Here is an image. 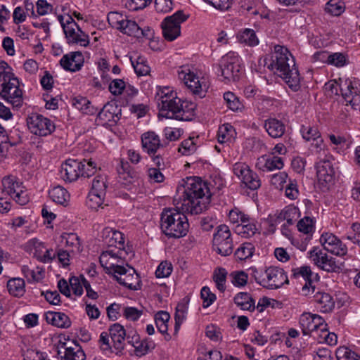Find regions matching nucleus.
I'll return each instance as SVG.
<instances>
[{"instance_id": "f257e3e1", "label": "nucleus", "mask_w": 360, "mask_h": 360, "mask_svg": "<svg viewBox=\"0 0 360 360\" xmlns=\"http://www.w3.org/2000/svg\"><path fill=\"white\" fill-rule=\"evenodd\" d=\"M159 115L168 119L190 121L194 116L195 103L182 101L169 87H158L155 94Z\"/></svg>"}, {"instance_id": "f03ea898", "label": "nucleus", "mask_w": 360, "mask_h": 360, "mask_svg": "<svg viewBox=\"0 0 360 360\" xmlns=\"http://www.w3.org/2000/svg\"><path fill=\"white\" fill-rule=\"evenodd\" d=\"M210 202V195L206 184L199 177L187 178L181 208L191 214H198L207 208Z\"/></svg>"}, {"instance_id": "7ed1b4c3", "label": "nucleus", "mask_w": 360, "mask_h": 360, "mask_svg": "<svg viewBox=\"0 0 360 360\" xmlns=\"http://www.w3.org/2000/svg\"><path fill=\"white\" fill-rule=\"evenodd\" d=\"M271 61L268 68L276 70L288 87L293 91H297L301 87V78L294 58L290 51L283 46H275Z\"/></svg>"}, {"instance_id": "20e7f679", "label": "nucleus", "mask_w": 360, "mask_h": 360, "mask_svg": "<svg viewBox=\"0 0 360 360\" xmlns=\"http://www.w3.org/2000/svg\"><path fill=\"white\" fill-rule=\"evenodd\" d=\"M295 278L301 276L304 284L302 288V294L304 296L312 295L317 307L323 313H328L333 310L335 302L331 295L327 292L317 290L315 283L319 281L318 274L311 271V268L304 266L292 270Z\"/></svg>"}, {"instance_id": "39448f33", "label": "nucleus", "mask_w": 360, "mask_h": 360, "mask_svg": "<svg viewBox=\"0 0 360 360\" xmlns=\"http://www.w3.org/2000/svg\"><path fill=\"white\" fill-rule=\"evenodd\" d=\"M8 65L0 62V96L14 108H20L23 103L22 91L20 82L10 70Z\"/></svg>"}, {"instance_id": "423d86ee", "label": "nucleus", "mask_w": 360, "mask_h": 360, "mask_svg": "<svg viewBox=\"0 0 360 360\" xmlns=\"http://www.w3.org/2000/svg\"><path fill=\"white\" fill-rule=\"evenodd\" d=\"M162 232L170 238L185 236L189 228L186 216L176 209L165 210L160 219Z\"/></svg>"}, {"instance_id": "0eeeda50", "label": "nucleus", "mask_w": 360, "mask_h": 360, "mask_svg": "<svg viewBox=\"0 0 360 360\" xmlns=\"http://www.w3.org/2000/svg\"><path fill=\"white\" fill-rule=\"evenodd\" d=\"M96 164L91 160L82 161L68 159L61 166V178L69 182L77 180L79 176L89 177L96 172Z\"/></svg>"}, {"instance_id": "6e6552de", "label": "nucleus", "mask_w": 360, "mask_h": 360, "mask_svg": "<svg viewBox=\"0 0 360 360\" xmlns=\"http://www.w3.org/2000/svg\"><path fill=\"white\" fill-rule=\"evenodd\" d=\"M183 11L179 10L170 16L166 17L161 23L164 38L172 41L181 34V24L188 18Z\"/></svg>"}, {"instance_id": "1a4fd4ad", "label": "nucleus", "mask_w": 360, "mask_h": 360, "mask_svg": "<svg viewBox=\"0 0 360 360\" xmlns=\"http://www.w3.org/2000/svg\"><path fill=\"white\" fill-rule=\"evenodd\" d=\"M255 276L259 284L268 289L279 288L288 282L283 269L276 266H270L259 276Z\"/></svg>"}, {"instance_id": "9d476101", "label": "nucleus", "mask_w": 360, "mask_h": 360, "mask_svg": "<svg viewBox=\"0 0 360 360\" xmlns=\"http://www.w3.org/2000/svg\"><path fill=\"white\" fill-rule=\"evenodd\" d=\"M213 249L219 255L226 257L233 252V244L229 228L225 224L217 227L212 240Z\"/></svg>"}, {"instance_id": "9b49d317", "label": "nucleus", "mask_w": 360, "mask_h": 360, "mask_svg": "<svg viewBox=\"0 0 360 360\" xmlns=\"http://www.w3.org/2000/svg\"><path fill=\"white\" fill-rule=\"evenodd\" d=\"M221 75L228 82H236L239 79L240 65L238 55L230 51L220 61Z\"/></svg>"}, {"instance_id": "f8f14e48", "label": "nucleus", "mask_w": 360, "mask_h": 360, "mask_svg": "<svg viewBox=\"0 0 360 360\" xmlns=\"http://www.w3.org/2000/svg\"><path fill=\"white\" fill-rule=\"evenodd\" d=\"M12 197L18 204L24 205L29 201L26 192L23 190L24 187L21 182L17 181V178L13 176H5L2 179V186Z\"/></svg>"}, {"instance_id": "ddd939ff", "label": "nucleus", "mask_w": 360, "mask_h": 360, "mask_svg": "<svg viewBox=\"0 0 360 360\" xmlns=\"http://www.w3.org/2000/svg\"><path fill=\"white\" fill-rule=\"evenodd\" d=\"M127 266V269L120 264L112 276L120 284L130 290H136L140 288L139 276L134 268Z\"/></svg>"}, {"instance_id": "4468645a", "label": "nucleus", "mask_w": 360, "mask_h": 360, "mask_svg": "<svg viewBox=\"0 0 360 360\" xmlns=\"http://www.w3.org/2000/svg\"><path fill=\"white\" fill-rule=\"evenodd\" d=\"M309 257L319 269L327 272H337L340 269L336 259L323 252L319 248H314L309 252Z\"/></svg>"}, {"instance_id": "2eb2a0df", "label": "nucleus", "mask_w": 360, "mask_h": 360, "mask_svg": "<svg viewBox=\"0 0 360 360\" xmlns=\"http://www.w3.org/2000/svg\"><path fill=\"white\" fill-rule=\"evenodd\" d=\"M27 124L30 131L38 136H47L55 129L52 122L39 114H32L27 119Z\"/></svg>"}, {"instance_id": "dca6fc26", "label": "nucleus", "mask_w": 360, "mask_h": 360, "mask_svg": "<svg viewBox=\"0 0 360 360\" xmlns=\"http://www.w3.org/2000/svg\"><path fill=\"white\" fill-rule=\"evenodd\" d=\"M233 173L247 188L251 190H257L261 186V181L258 175L244 163H236L233 166Z\"/></svg>"}, {"instance_id": "f3484780", "label": "nucleus", "mask_w": 360, "mask_h": 360, "mask_svg": "<svg viewBox=\"0 0 360 360\" xmlns=\"http://www.w3.org/2000/svg\"><path fill=\"white\" fill-rule=\"evenodd\" d=\"M319 241L325 250L334 255L344 257L347 254V245L332 233H323Z\"/></svg>"}, {"instance_id": "a211bd4d", "label": "nucleus", "mask_w": 360, "mask_h": 360, "mask_svg": "<svg viewBox=\"0 0 360 360\" xmlns=\"http://www.w3.org/2000/svg\"><path fill=\"white\" fill-rule=\"evenodd\" d=\"M323 319L317 314L304 313L300 316V325L304 335L316 338L317 330L325 326Z\"/></svg>"}, {"instance_id": "6ab92c4d", "label": "nucleus", "mask_w": 360, "mask_h": 360, "mask_svg": "<svg viewBox=\"0 0 360 360\" xmlns=\"http://www.w3.org/2000/svg\"><path fill=\"white\" fill-rule=\"evenodd\" d=\"M179 78L183 79L184 84L188 89L195 95L202 98L205 96L206 89L207 88L205 84L201 82L193 72H188L186 73L184 70L179 73Z\"/></svg>"}, {"instance_id": "aec40b11", "label": "nucleus", "mask_w": 360, "mask_h": 360, "mask_svg": "<svg viewBox=\"0 0 360 360\" xmlns=\"http://www.w3.org/2000/svg\"><path fill=\"white\" fill-rule=\"evenodd\" d=\"M141 146L143 151L149 155H154L158 150L164 147L167 143L161 142L160 137L154 131H147L143 133L141 137Z\"/></svg>"}, {"instance_id": "412c9836", "label": "nucleus", "mask_w": 360, "mask_h": 360, "mask_svg": "<svg viewBox=\"0 0 360 360\" xmlns=\"http://www.w3.org/2000/svg\"><path fill=\"white\" fill-rule=\"evenodd\" d=\"M318 181L324 187L333 184L335 172L333 164L329 160H321L316 166Z\"/></svg>"}, {"instance_id": "4be33fe9", "label": "nucleus", "mask_w": 360, "mask_h": 360, "mask_svg": "<svg viewBox=\"0 0 360 360\" xmlns=\"http://www.w3.org/2000/svg\"><path fill=\"white\" fill-rule=\"evenodd\" d=\"M60 63L65 70L76 72L83 66L84 57L80 51L71 52L64 55L60 59Z\"/></svg>"}, {"instance_id": "5701e85b", "label": "nucleus", "mask_w": 360, "mask_h": 360, "mask_svg": "<svg viewBox=\"0 0 360 360\" xmlns=\"http://www.w3.org/2000/svg\"><path fill=\"white\" fill-rule=\"evenodd\" d=\"M109 335L113 342V347L117 352H121L124 348V341L126 338V330L120 323H114L109 328Z\"/></svg>"}, {"instance_id": "b1692460", "label": "nucleus", "mask_w": 360, "mask_h": 360, "mask_svg": "<svg viewBox=\"0 0 360 360\" xmlns=\"http://www.w3.org/2000/svg\"><path fill=\"white\" fill-rule=\"evenodd\" d=\"M102 238L109 246L123 245L124 238L123 234L110 227H105L101 232Z\"/></svg>"}, {"instance_id": "393cba45", "label": "nucleus", "mask_w": 360, "mask_h": 360, "mask_svg": "<svg viewBox=\"0 0 360 360\" xmlns=\"http://www.w3.org/2000/svg\"><path fill=\"white\" fill-rule=\"evenodd\" d=\"M63 347L65 360H85L86 355L82 350L81 346L75 342H72L71 345H67L64 343Z\"/></svg>"}, {"instance_id": "a878e982", "label": "nucleus", "mask_w": 360, "mask_h": 360, "mask_svg": "<svg viewBox=\"0 0 360 360\" xmlns=\"http://www.w3.org/2000/svg\"><path fill=\"white\" fill-rule=\"evenodd\" d=\"M299 217V210L296 207L288 206L285 207L277 215L276 223H281L286 221L288 226L292 225Z\"/></svg>"}, {"instance_id": "bb28decb", "label": "nucleus", "mask_w": 360, "mask_h": 360, "mask_svg": "<svg viewBox=\"0 0 360 360\" xmlns=\"http://www.w3.org/2000/svg\"><path fill=\"white\" fill-rule=\"evenodd\" d=\"M46 320L49 323L58 328H67L71 325L69 317L61 312L49 311L46 314Z\"/></svg>"}, {"instance_id": "cd10ccee", "label": "nucleus", "mask_w": 360, "mask_h": 360, "mask_svg": "<svg viewBox=\"0 0 360 360\" xmlns=\"http://www.w3.org/2000/svg\"><path fill=\"white\" fill-rule=\"evenodd\" d=\"M264 127L269 136L273 138L281 137L285 131V124L281 121L275 118H270L266 120Z\"/></svg>"}, {"instance_id": "c85d7f7f", "label": "nucleus", "mask_w": 360, "mask_h": 360, "mask_svg": "<svg viewBox=\"0 0 360 360\" xmlns=\"http://www.w3.org/2000/svg\"><path fill=\"white\" fill-rule=\"evenodd\" d=\"M234 303L241 310L254 311L255 309V302L251 295L240 292L236 294L233 298Z\"/></svg>"}, {"instance_id": "c756f323", "label": "nucleus", "mask_w": 360, "mask_h": 360, "mask_svg": "<svg viewBox=\"0 0 360 360\" xmlns=\"http://www.w3.org/2000/svg\"><path fill=\"white\" fill-rule=\"evenodd\" d=\"M7 289L10 295L21 297L25 292V282L21 278H12L7 281Z\"/></svg>"}, {"instance_id": "7c9ffc66", "label": "nucleus", "mask_w": 360, "mask_h": 360, "mask_svg": "<svg viewBox=\"0 0 360 360\" xmlns=\"http://www.w3.org/2000/svg\"><path fill=\"white\" fill-rule=\"evenodd\" d=\"M257 165L264 163V165L259 168L262 170L272 171L274 169H281L283 167V159L280 157L273 156L271 158L262 157L258 159Z\"/></svg>"}, {"instance_id": "2f4dec72", "label": "nucleus", "mask_w": 360, "mask_h": 360, "mask_svg": "<svg viewBox=\"0 0 360 360\" xmlns=\"http://www.w3.org/2000/svg\"><path fill=\"white\" fill-rule=\"evenodd\" d=\"M61 238L62 242H64L66 246L71 248L70 252L79 253L82 251L81 241L77 233H63L61 235Z\"/></svg>"}, {"instance_id": "473e14b6", "label": "nucleus", "mask_w": 360, "mask_h": 360, "mask_svg": "<svg viewBox=\"0 0 360 360\" xmlns=\"http://www.w3.org/2000/svg\"><path fill=\"white\" fill-rule=\"evenodd\" d=\"M72 105L82 113L86 115H94L98 110L86 98L82 96L74 98L72 99Z\"/></svg>"}, {"instance_id": "72a5a7b5", "label": "nucleus", "mask_w": 360, "mask_h": 360, "mask_svg": "<svg viewBox=\"0 0 360 360\" xmlns=\"http://www.w3.org/2000/svg\"><path fill=\"white\" fill-rule=\"evenodd\" d=\"M50 198L60 205H65L70 198L68 192L62 186L53 187L49 192Z\"/></svg>"}, {"instance_id": "f704fd0d", "label": "nucleus", "mask_w": 360, "mask_h": 360, "mask_svg": "<svg viewBox=\"0 0 360 360\" xmlns=\"http://www.w3.org/2000/svg\"><path fill=\"white\" fill-rule=\"evenodd\" d=\"M111 260H115V257L110 256V253L103 252L100 256L99 261L101 266L104 268L105 273L112 275L120 264L111 262Z\"/></svg>"}, {"instance_id": "c9c22d12", "label": "nucleus", "mask_w": 360, "mask_h": 360, "mask_svg": "<svg viewBox=\"0 0 360 360\" xmlns=\"http://www.w3.org/2000/svg\"><path fill=\"white\" fill-rule=\"evenodd\" d=\"M237 38L240 43L253 46L259 43L255 32L252 29H245L237 34Z\"/></svg>"}, {"instance_id": "e433bc0d", "label": "nucleus", "mask_w": 360, "mask_h": 360, "mask_svg": "<svg viewBox=\"0 0 360 360\" xmlns=\"http://www.w3.org/2000/svg\"><path fill=\"white\" fill-rule=\"evenodd\" d=\"M236 231L238 234L244 238H250L256 233L259 234L256 224L254 221H250V220L246 223L238 224Z\"/></svg>"}, {"instance_id": "4c0bfd02", "label": "nucleus", "mask_w": 360, "mask_h": 360, "mask_svg": "<svg viewBox=\"0 0 360 360\" xmlns=\"http://www.w3.org/2000/svg\"><path fill=\"white\" fill-rule=\"evenodd\" d=\"M115 109L113 104L107 103L98 112V119L104 123L115 121Z\"/></svg>"}, {"instance_id": "58836bf2", "label": "nucleus", "mask_w": 360, "mask_h": 360, "mask_svg": "<svg viewBox=\"0 0 360 360\" xmlns=\"http://www.w3.org/2000/svg\"><path fill=\"white\" fill-rule=\"evenodd\" d=\"M120 30L129 36L134 37H140V27L135 21L128 20L127 18L124 22H122V27Z\"/></svg>"}, {"instance_id": "ea45409f", "label": "nucleus", "mask_w": 360, "mask_h": 360, "mask_svg": "<svg viewBox=\"0 0 360 360\" xmlns=\"http://www.w3.org/2000/svg\"><path fill=\"white\" fill-rule=\"evenodd\" d=\"M169 319V314L165 311H160L155 314V321L160 333L162 334L167 333L168 330L167 323Z\"/></svg>"}, {"instance_id": "a19ab883", "label": "nucleus", "mask_w": 360, "mask_h": 360, "mask_svg": "<svg viewBox=\"0 0 360 360\" xmlns=\"http://www.w3.org/2000/svg\"><path fill=\"white\" fill-rule=\"evenodd\" d=\"M235 130L229 124H225L219 127L218 131V141L224 143L230 141L233 138Z\"/></svg>"}, {"instance_id": "79ce46f5", "label": "nucleus", "mask_w": 360, "mask_h": 360, "mask_svg": "<svg viewBox=\"0 0 360 360\" xmlns=\"http://www.w3.org/2000/svg\"><path fill=\"white\" fill-rule=\"evenodd\" d=\"M325 11L334 16H339L345 11L344 2L340 0H330L326 5Z\"/></svg>"}, {"instance_id": "37998d69", "label": "nucleus", "mask_w": 360, "mask_h": 360, "mask_svg": "<svg viewBox=\"0 0 360 360\" xmlns=\"http://www.w3.org/2000/svg\"><path fill=\"white\" fill-rule=\"evenodd\" d=\"M254 249L252 243H244L236 250L235 257L238 260H245L253 255Z\"/></svg>"}, {"instance_id": "c03bdc74", "label": "nucleus", "mask_w": 360, "mask_h": 360, "mask_svg": "<svg viewBox=\"0 0 360 360\" xmlns=\"http://www.w3.org/2000/svg\"><path fill=\"white\" fill-rule=\"evenodd\" d=\"M155 347V344L150 339L146 338L140 340L134 349L135 354L138 356H142L153 349Z\"/></svg>"}, {"instance_id": "a18cd8bd", "label": "nucleus", "mask_w": 360, "mask_h": 360, "mask_svg": "<svg viewBox=\"0 0 360 360\" xmlns=\"http://www.w3.org/2000/svg\"><path fill=\"white\" fill-rule=\"evenodd\" d=\"M226 275L227 272L224 268H218L214 272L213 280L216 283L217 289L221 292H224L226 289L225 282Z\"/></svg>"}, {"instance_id": "49530a36", "label": "nucleus", "mask_w": 360, "mask_h": 360, "mask_svg": "<svg viewBox=\"0 0 360 360\" xmlns=\"http://www.w3.org/2000/svg\"><path fill=\"white\" fill-rule=\"evenodd\" d=\"M338 360H360V356L346 347H340L336 350Z\"/></svg>"}, {"instance_id": "de8ad7c7", "label": "nucleus", "mask_w": 360, "mask_h": 360, "mask_svg": "<svg viewBox=\"0 0 360 360\" xmlns=\"http://www.w3.org/2000/svg\"><path fill=\"white\" fill-rule=\"evenodd\" d=\"M297 227L299 231L308 235L314 231V222L311 217H304L297 222Z\"/></svg>"}, {"instance_id": "09e8293b", "label": "nucleus", "mask_w": 360, "mask_h": 360, "mask_svg": "<svg viewBox=\"0 0 360 360\" xmlns=\"http://www.w3.org/2000/svg\"><path fill=\"white\" fill-rule=\"evenodd\" d=\"M105 195L90 191L86 201L87 206L91 210H96L103 205Z\"/></svg>"}, {"instance_id": "8fccbe9b", "label": "nucleus", "mask_w": 360, "mask_h": 360, "mask_svg": "<svg viewBox=\"0 0 360 360\" xmlns=\"http://www.w3.org/2000/svg\"><path fill=\"white\" fill-rule=\"evenodd\" d=\"M106 188L105 177L96 176L93 180L91 192L105 195Z\"/></svg>"}, {"instance_id": "3c124183", "label": "nucleus", "mask_w": 360, "mask_h": 360, "mask_svg": "<svg viewBox=\"0 0 360 360\" xmlns=\"http://www.w3.org/2000/svg\"><path fill=\"white\" fill-rule=\"evenodd\" d=\"M152 0H124V6L129 11H136L147 7Z\"/></svg>"}, {"instance_id": "603ef678", "label": "nucleus", "mask_w": 360, "mask_h": 360, "mask_svg": "<svg viewBox=\"0 0 360 360\" xmlns=\"http://www.w3.org/2000/svg\"><path fill=\"white\" fill-rule=\"evenodd\" d=\"M27 247L30 250H34L33 256L38 259L46 250L44 243L37 238H33L27 242Z\"/></svg>"}, {"instance_id": "864d4df0", "label": "nucleus", "mask_w": 360, "mask_h": 360, "mask_svg": "<svg viewBox=\"0 0 360 360\" xmlns=\"http://www.w3.org/2000/svg\"><path fill=\"white\" fill-rule=\"evenodd\" d=\"M77 32L73 38V41L68 40L69 44H79L82 46L86 47L89 44V37L78 27Z\"/></svg>"}, {"instance_id": "5fc2aeb1", "label": "nucleus", "mask_w": 360, "mask_h": 360, "mask_svg": "<svg viewBox=\"0 0 360 360\" xmlns=\"http://www.w3.org/2000/svg\"><path fill=\"white\" fill-rule=\"evenodd\" d=\"M186 307L184 304H179L176 308L174 314L175 326L174 330L177 332L186 318Z\"/></svg>"}, {"instance_id": "6e6d98bb", "label": "nucleus", "mask_w": 360, "mask_h": 360, "mask_svg": "<svg viewBox=\"0 0 360 360\" xmlns=\"http://www.w3.org/2000/svg\"><path fill=\"white\" fill-rule=\"evenodd\" d=\"M224 99L226 103L227 107L233 111H236L241 108L242 104L238 98L231 92H226L224 94Z\"/></svg>"}, {"instance_id": "4d7b16f0", "label": "nucleus", "mask_w": 360, "mask_h": 360, "mask_svg": "<svg viewBox=\"0 0 360 360\" xmlns=\"http://www.w3.org/2000/svg\"><path fill=\"white\" fill-rule=\"evenodd\" d=\"M302 137L307 141H317L321 139V135L317 128L302 126L301 129Z\"/></svg>"}, {"instance_id": "13d9d810", "label": "nucleus", "mask_w": 360, "mask_h": 360, "mask_svg": "<svg viewBox=\"0 0 360 360\" xmlns=\"http://www.w3.org/2000/svg\"><path fill=\"white\" fill-rule=\"evenodd\" d=\"M126 17L117 12H110L108 15V21L114 28L119 30L122 27V22H124Z\"/></svg>"}, {"instance_id": "bf43d9fd", "label": "nucleus", "mask_w": 360, "mask_h": 360, "mask_svg": "<svg viewBox=\"0 0 360 360\" xmlns=\"http://www.w3.org/2000/svg\"><path fill=\"white\" fill-rule=\"evenodd\" d=\"M231 282L235 286L241 287L246 285L248 282V274L243 271H234L231 274Z\"/></svg>"}, {"instance_id": "052dcab7", "label": "nucleus", "mask_w": 360, "mask_h": 360, "mask_svg": "<svg viewBox=\"0 0 360 360\" xmlns=\"http://www.w3.org/2000/svg\"><path fill=\"white\" fill-rule=\"evenodd\" d=\"M200 296L203 300L202 307L207 308L210 307L216 300V295L210 291V289L205 286L202 288Z\"/></svg>"}, {"instance_id": "680f3d73", "label": "nucleus", "mask_w": 360, "mask_h": 360, "mask_svg": "<svg viewBox=\"0 0 360 360\" xmlns=\"http://www.w3.org/2000/svg\"><path fill=\"white\" fill-rule=\"evenodd\" d=\"M172 271V265L171 263L165 261L162 262L155 271L157 278L168 277Z\"/></svg>"}, {"instance_id": "e2e57ef3", "label": "nucleus", "mask_w": 360, "mask_h": 360, "mask_svg": "<svg viewBox=\"0 0 360 360\" xmlns=\"http://www.w3.org/2000/svg\"><path fill=\"white\" fill-rule=\"evenodd\" d=\"M132 63L133 68L138 76H144L150 72V67L146 63L143 58H139L136 63Z\"/></svg>"}, {"instance_id": "0e129e2a", "label": "nucleus", "mask_w": 360, "mask_h": 360, "mask_svg": "<svg viewBox=\"0 0 360 360\" xmlns=\"http://www.w3.org/2000/svg\"><path fill=\"white\" fill-rule=\"evenodd\" d=\"M346 56L342 53L330 54L327 58V63L336 67H342L346 64Z\"/></svg>"}, {"instance_id": "69168bd1", "label": "nucleus", "mask_w": 360, "mask_h": 360, "mask_svg": "<svg viewBox=\"0 0 360 360\" xmlns=\"http://www.w3.org/2000/svg\"><path fill=\"white\" fill-rule=\"evenodd\" d=\"M229 218L233 224H243L249 221V217L237 209L230 211Z\"/></svg>"}, {"instance_id": "338daca9", "label": "nucleus", "mask_w": 360, "mask_h": 360, "mask_svg": "<svg viewBox=\"0 0 360 360\" xmlns=\"http://www.w3.org/2000/svg\"><path fill=\"white\" fill-rule=\"evenodd\" d=\"M196 150V145L193 142L192 139H186L182 141L179 151L184 155H189L190 154L195 152Z\"/></svg>"}, {"instance_id": "774afa93", "label": "nucleus", "mask_w": 360, "mask_h": 360, "mask_svg": "<svg viewBox=\"0 0 360 360\" xmlns=\"http://www.w3.org/2000/svg\"><path fill=\"white\" fill-rule=\"evenodd\" d=\"M288 178L287 173L283 172L274 174L271 179V184L278 189H283Z\"/></svg>"}]
</instances>
